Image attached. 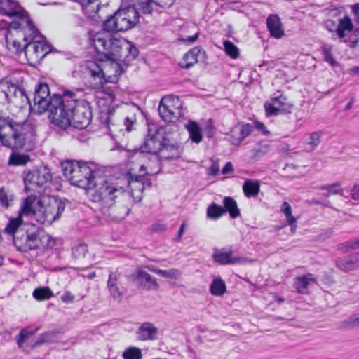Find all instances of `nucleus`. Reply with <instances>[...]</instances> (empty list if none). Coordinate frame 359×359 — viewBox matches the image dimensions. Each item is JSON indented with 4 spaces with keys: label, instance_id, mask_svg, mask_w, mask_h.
I'll return each mask as SVG.
<instances>
[{
    "label": "nucleus",
    "instance_id": "obj_55",
    "mask_svg": "<svg viewBox=\"0 0 359 359\" xmlns=\"http://www.w3.org/2000/svg\"><path fill=\"white\" fill-rule=\"evenodd\" d=\"M159 276L166 278L177 279L180 276V272L176 269H171L169 270L161 269Z\"/></svg>",
    "mask_w": 359,
    "mask_h": 359
},
{
    "label": "nucleus",
    "instance_id": "obj_19",
    "mask_svg": "<svg viewBox=\"0 0 359 359\" xmlns=\"http://www.w3.org/2000/svg\"><path fill=\"white\" fill-rule=\"evenodd\" d=\"M205 54L201 48L196 46L184 55L179 65L182 68L188 69L197 63L199 59H203Z\"/></svg>",
    "mask_w": 359,
    "mask_h": 359
},
{
    "label": "nucleus",
    "instance_id": "obj_63",
    "mask_svg": "<svg viewBox=\"0 0 359 359\" xmlns=\"http://www.w3.org/2000/svg\"><path fill=\"white\" fill-rule=\"evenodd\" d=\"M351 196L353 199L357 200L359 198V186L355 185L351 191Z\"/></svg>",
    "mask_w": 359,
    "mask_h": 359
},
{
    "label": "nucleus",
    "instance_id": "obj_56",
    "mask_svg": "<svg viewBox=\"0 0 359 359\" xmlns=\"http://www.w3.org/2000/svg\"><path fill=\"white\" fill-rule=\"evenodd\" d=\"M167 226L165 224L156 222L151 225V230L154 233H161L166 230Z\"/></svg>",
    "mask_w": 359,
    "mask_h": 359
},
{
    "label": "nucleus",
    "instance_id": "obj_28",
    "mask_svg": "<svg viewBox=\"0 0 359 359\" xmlns=\"http://www.w3.org/2000/svg\"><path fill=\"white\" fill-rule=\"evenodd\" d=\"M353 29V24L348 16L340 18L335 29V32L339 39H343L346 32H351Z\"/></svg>",
    "mask_w": 359,
    "mask_h": 359
},
{
    "label": "nucleus",
    "instance_id": "obj_64",
    "mask_svg": "<svg viewBox=\"0 0 359 359\" xmlns=\"http://www.w3.org/2000/svg\"><path fill=\"white\" fill-rule=\"evenodd\" d=\"M325 27L331 32H334V30L335 31L337 27L334 21L332 20H328L325 22Z\"/></svg>",
    "mask_w": 359,
    "mask_h": 359
},
{
    "label": "nucleus",
    "instance_id": "obj_53",
    "mask_svg": "<svg viewBox=\"0 0 359 359\" xmlns=\"http://www.w3.org/2000/svg\"><path fill=\"white\" fill-rule=\"evenodd\" d=\"M267 116H275L283 112L282 109L275 107L273 103L266 102L264 105Z\"/></svg>",
    "mask_w": 359,
    "mask_h": 359
},
{
    "label": "nucleus",
    "instance_id": "obj_23",
    "mask_svg": "<svg viewBox=\"0 0 359 359\" xmlns=\"http://www.w3.org/2000/svg\"><path fill=\"white\" fill-rule=\"evenodd\" d=\"M336 266L341 271H349L359 267V252L352 253L347 257L336 259Z\"/></svg>",
    "mask_w": 359,
    "mask_h": 359
},
{
    "label": "nucleus",
    "instance_id": "obj_59",
    "mask_svg": "<svg viewBox=\"0 0 359 359\" xmlns=\"http://www.w3.org/2000/svg\"><path fill=\"white\" fill-rule=\"evenodd\" d=\"M8 102V95L0 87V106H4Z\"/></svg>",
    "mask_w": 359,
    "mask_h": 359
},
{
    "label": "nucleus",
    "instance_id": "obj_13",
    "mask_svg": "<svg viewBox=\"0 0 359 359\" xmlns=\"http://www.w3.org/2000/svg\"><path fill=\"white\" fill-rule=\"evenodd\" d=\"M0 13L15 20L8 25L9 29H22L25 27V20H30L28 13L19 4L13 0L0 1Z\"/></svg>",
    "mask_w": 359,
    "mask_h": 359
},
{
    "label": "nucleus",
    "instance_id": "obj_2",
    "mask_svg": "<svg viewBox=\"0 0 359 359\" xmlns=\"http://www.w3.org/2000/svg\"><path fill=\"white\" fill-rule=\"evenodd\" d=\"M33 135L32 128L27 118L19 121L0 114V142L11 149H29Z\"/></svg>",
    "mask_w": 359,
    "mask_h": 359
},
{
    "label": "nucleus",
    "instance_id": "obj_39",
    "mask_svg": "<svg viewBox=\"0 0 359 359\" xmlns=\"http://www.w3.org/2000/svg\"><path fill=\"white\" fill-rule=\"evenodd\" d=\"M224 48L226 54L233 59H236L239 57L240 51L238 47L229 40H225L223 42Z\"/></svg>",
    "mask_w": 359,
    "mask_h": 359
},
{
    "label": "nucleus",
    "instance_id": "obj_43",
    "mask_svg": "<svg viewBox=\"0 0 359 359\" xmlns=\"http://www.w3.org/2000/svg\"><path fill=\"white\" fill-rule=\"evenodd\" d=\"M269 151V147L266 144L259 143L250 151V156L254 159H257Z\"/></svg>",
    "mask_w": 359,
    "mask_h": 359
},
{
    "label": "nucleus",
    "instance_id": "obj_50",
    "mask_svg": "<svg viewBox=\"0 0 359 359\" xmlns=\"http://www.w3.org/2000/svg\"><path fill=\"white\" fill-rule=\"evenodd\" d=\"M341 327L346 329L359 327V313L353 314L346 320H344Z\"/></svg>",
    "mask_w": 359,
    "mask_h": 359
},
{
    "label": "nucleus",
    "instance_id": "obj_42",
    "mask_svg": "<svg viewBox=\"0 0 359 359\" xmlns=\"http://www.w3.org/2000/svg\"><path fill=\"white\" fill-rule=\"evenodd\" d=\"M39 330V327H36L34 330H29L28 328H24L22 329L20 332L17 335L16 340L17 344L19 347H21L23 344V343L29 339V337L34 334L38 330Z\"/></svg>",
    "mask_w": 359,
    "mask_h": 359
},
{
    "label": "nucleus",
    "instance_id": "obj_25",
    "mask_svg": "<svg viewBox=\"0 0 359 359\" xmlns=\"http://www.w3.org/2000/svg\"><path fill=\"white\" fill-rule=\"evenodd\" d=\"M107 288L110 295L114 299L120 300L123 295V290L119 284V277L114 272H111L107 280Z\"/></svg>",
    "mask_w": 359,
    "mask_h": 359
},
{
    "label": "nucleus",
    "instance_id": "obj_40",
    "mask_svg": "<svg viewBox=\"0 0 359 359\" xmlns=\"http://www.w3.org/2000/svg\"><path fill=\"white\" fill-rule=\"evenodd\" d=\"M337 248L343 253L359 248V237L339 244Z\"/></svg>",
    "mask_w": 359,
    "mask_h": 359
},
{
    "label": "nucleus",
    "instance_id": "obj_58",
    "mask_svg": "<svg viewBox=\"0 0 359 359\" xmlns=\"http://www.w3.org/2000/svg\"><path fill=\"white\" fill-rule=\"evenodd\" d=\"M356 36L355 39H351L348 41V46L350 48H355L359 53V29L357 30Z\"/></svg>",
    "mask_w": 359,
    "mask_h": 359
},
{
    "label": "nucleus",
    "instance_id": "obj_30",
    "mask_svg": "<svg viewBox=\"0 0 359 359\" xmlns=\"http://www.w3.org/2000/svg\"><path fill=\"white\" fill-rule=\"evenodd\" d=\"M15 199V196L12 190L6 187L0 188V205L2 208L8 209L13 205Z\"/></svg>",
    "mask_w": 359,
    "mask_h": 359
},
{
    "label": "nucleus",
    "instance_id": "obj_54",
    "mask_svg": "<svg viewBox=\"0 0 359 359\" xmlns=\"http://www.w3.org/2000/svg\"><path fill=\"white\" fill-rule=\"evenodd\" d=\"M154 4V1L153 0H142L140 2H138V9L144 14L151 13L153 11Z\"/></svg>",
    "mask_w": 359,
    "mask_h": 359
},
{
    "label": "nucleus",
    "instance_id": "obj_38",
    "mask_svg": "<svg viewBox=\"0 0 359 359\" xmlns=\"http://www.w3.org/2000/svg\"><path fill=\"white\" fill-rule=\"evenodd\" d=\"M33 297L39 301L46 300L53 296V293L49 287H39L34 290Z\"/></svg>",
    "mask_w": 359,
    "mask_h": 359
},
{
    "label": "nucleus",
    "instance_id": "obj_26",
    "mask_svg": "<svg viewBox=\"0 0 359 359\" xmlns=\"http://www.w3.org/2000/svg\"><path fill=\"white\" fill-rule=\"evenodd\" d=\"M316 283V279L311 273H307L295 278L294 287L299 294H306L309 293V287Z\"/></svg>",
    "mask_w": 359,
    "mask_h": 359
},
{
    "label": "nucleus",
    "instance_id": "obj_36",
    "mask_svg": "<svg viewBox=\"0 0 359 359\" xmlns=\"http://www.w3.org/2000/svg\"><path fill=\"white\" fill-rule=\"evenodd\" d=\"M30 157L27 154H12L8 160L10 165H25L30 161Z\"/></svg>",
    "mask_w": 359,
    "mask_h": 359
},
{
    "label": "nucleus",
    "instance_id": "obj_47",
    "mask_svg": "<svg viewBox=\"0 0 359 359\" xmlns=\"http://www.w3.org/2000/svg\"><path fill=\"white\" fill-rule=\"evenodd\" d=\"M56 333L54 331H48L41 334L35 342V346H39L44 343H50L55 341Z\"/></svg>",
    "mask_w": 359,
    "mask_h": 359
},
{
    "label": "nucleus",
    "instance_id": "obj_1",
    "mask_svg": "<svg viewBox=\"0 0 359 359\" xmlns=\"http://www.w3.org/2000/svg\"><path fill=\"white\" fill-rule=\"evenodd\" d=\"M83 90L82 88L67 90L64 91L65 100L57 111L60 122H52L61 129H66L69 126L79 129L86 128L92 119L90 102L80 99Z\"/></svg>",
    "mask_w": 359,
    "mask_h": 359
},
{
    "label": "nucleus",
    "instance_id": "obj_35",
    "mask_svg": "<svg viewBox=\"0 0 359 359\" xmlns=\"http://www.w3.org/2000/svg\"><path fill=\"white\" fill-rule=\"evenodd\" d=\"M187 128L189 133V137L196 143H199L202 140V133L199 126L194 121H189L187 125Z\"/></svg>",
    "mask_w": 359,
    "mask_h": 359
},
{
    "label": "nucleus",
    "instance_id": "obj_33",
    "mask_svg": "<svg viewBox=\"0 0 359 359\" xmlns=\"http://www.w3.org/2000/svg\"><path fill=\"white\" fill-rule=\"evenodd\" d=\"M224 215L225 210L217 203H213L207 208L206 216L209 219L217 220Z\"/></svg>",
    "mask_w": 359,
    "mask_h": 359
},
{
    "label": "nucleus",
    "instance_id": "obj_48",
    "mask_svg": "<svg viewBox=\"0 0 359 359\" xmlns=\"http://www.w3.org/2000/svg\"><path fill=\"white\" fill-rule=\"evenodd\" d=\"M131 109L133 112L130 114V116H127L124 118L123 126H125V129L126 131L130 132L133 130V126L136 121V116L135 113L133 112V111H137L139 109L135 106L133 105L131 107Z\"/></svg>",
    "mask_w": 359,
    "mask_h": 359
},
{
    "label": "nucleus",
    "instance_id": "obj_11",
    "mask_svg": "<svg viewBox=\"0 0 359 359\" xmlns=\"http://www.w3.org/2000/svg\"><path fill=\"white\" fill-rule=\"evenodd\" d=\"M139 13L134 6L118 10L103 22V29L108 32H125L135 27L139 22Z\"/></svg>",
    "mask_w": 359,
    "mask_h": 359
},
{
    "label": "nucleus",
    "instance_id": "obj_7",
    "mask_svg": "<svg viewBox=\"0 0 359 359\" xmlns=\"http://www.w3.org/2000/svg\"><path fill=\"white\" fill-rule=\"evenodd\" d=\"M142 153L156 154L161 151H171V156L166 158H173L180 156V146L169 142L165 137L164 130L157 128L155 125H149L148 135L144 144L140 147Z\"/></svg>",
    "mask_w": 359,
    "mask_h": 359
},
{
    "label": "nucleus",
    "instance_id": "obj_60",
    "mask_svg": "<svg viewBox=\"0 0 359 359\" xmlns=\"http://www.w3.org/2000/svg\"><path fill=\"white\" fill-rule=\"evenodd\" d=\"M185 230H186V223L184 222L181 224L180 229L178 231L177 235L176 238H175V241H180L181 240L183 234L185 232Z\"/></svg>",
    "mask_w": 359,
    "mask_h": 359
},
{
    "label": "nucleus",
    "instance_id": "obj_17",
    "mask_svg": "<svg viewBox=\"0 0 359 359\" xmlns=\"http://www.w3.org/2000/svg\"><path fill=\"white\" fill-rule=\"evenodd\" d=\"M0 87L8 95L9 102H17L16 100L20 99L22 104L24 103L30 104L29 99L25 94V90L20 89L17 85L13 84L11 82H6Z\"/></svg>",
    "mask_w": 359,
    "mask_h": 359
},
{
    "label": "nucleus",
    "instance_id": "obj_24",
    "mask_svg": "<svg viewBox=\"0 0 359 359\" xmlns=\"http://www.w3.org/2000/svg\"><path fill=\"white\" fill-rule=\"evenodd\" d=\"M267 28L272 37L280 39L284 34V29L280 18L276 14H271L266 19Z\"/></svg>",
    "mask_w": 359,
    "mask_h": 359
},
{
    "label": "nucleus",
    "instance_id": "obj_49",
    "mask_svg": "<svg viewBox=\"0 0 359 359\" xmlns=\"http://www.w3.org/2000/svg\"><path fill=\"white\" fill-rule=\"evenodd\" d=\"M323 133L321 131H315L310 134L307 144L313 150L316 148L320 143Z\"/></svg>",
    "mask_w": 359,
    "mask_h": 359
},
{
    "label": "nucleus",
    "instance_id": "obj_46",
    "mask_svg": "<svg viewBox=\"0 0 359 359\" xmlns=\"http://www.w3.org/2000/svg\"><path fill=\"white\" fill-rule=\"evenodd\" d=\"M340 186L339 183H334L330 185H324L321 186L320 189L321 190H326L327 192L323 194V196L325 197H328L330 195L333 194H343V190L339 188Z\"/></svg>",
    "mask_w": 359,
    "mask_h": 359
},
{
    "label": "nucleus",
    "instance_id": "obj_34",
    "mask_svg": "<svg viewBox=\"0 0 359 359\" xmlns=\"http://www.w3.org/2000/svg\"><path fill=\"white\" fill-rule=\"evenodd\" d=\"M210 292L214 296H222L226 291L225 282L220 278H215L210 287Z\"/></svg>",
    "mask_w": 359,
    "mask_h": 359
},
{
    "label": "nucleus",
    "instance_id": "obj_45",
    "mask_svg": "<svg viewBox=\"0 0 359 359\" xmlns=\"http://www.w3.org/2000/svg\"><path fill=\"white\" fill-rule=\"evenodd\" d=\"M124 359H142L141 349L135 346H130L123 353Z\"/></svg>",
    "mask_w": 359,
    "mask_h": 359
},
{
    "label": "nucleus",
    "instance_id": "obj_61",
    "mask_svg": "<svg viewBox=\"0 0 359 359\" xmlns=\"http://www.w3.org/2000/svg\"><path fill=\"white\" fill-rule=\"evenodd\" d=\"M255 127L257 130L262 131L263 134H268L269 132L266 130L264 123L259 121L255 122Z\"/></svg>",
    "mask_w": 359,
    "mask_h": 359
},
{
    "label": "nucleus",
    "instance_id": "obj_51",
    "mask_svg": "<svg viewBox=\"0 0 359 359\" xmlns=\"http://www.w3.org/2000/svg\"><path fill=\"white\" fill-rule=\"evenodd\" d=\"M280 210L285 215L287 223L297 219L292 215V207L288 202H283L280 206Z\"/></svg>",
    "mask_w": 359,
    "mask_h": 359
},
{
    "label": "nucleus",
    "instance_id": "obj_15",
    "mask_svg": "<svg viewBox=\"0 0 359 359\" xmlns=\"http://www.w3.org/2000/svg\"><path fill=\"white\" fill-rule=\"evenodd\" d=\"M104 72L101 67L95 62L88 64L86 70V85L92 88H101L106 82Z\"/></svg>",
    "mask_w": 359,
    "mask_h": 359
},
{
    "label": "nucleus",
    "instance_id": "obj_32",
    "mask_svg": "<svg viewBox=\"0 0 359 359\" xmlns=\"http://www.w3.org/2000/svg\"><path fill=\"white\" fill-rule=\"evenodd\" d=\"M260 190V184L258 181L247 180L243 185V191L248 198L256 196Z\"/></svg>",
    "mask_w": 359,
    "mask_h": 359
},
{
    "label": "nucleus",
    "instance_id": "obj_31",
    "mask_svg": "<svg viewBox=\"0 0 359 359\" xmlns=\"http://www.w3.org/2000/svg\"><path fill=\"white\" fill-rule=\"evenodd\" d=\"M224 210L225 214L229 212L231 217L235 219L240 216V210L238 208L236 201L231 196H225L223 199Z\"/></svg>",
    "mask_w": 359,
    "mask_h": 359
},
{
    "label": "nucleus",
    "instance_id": "obj_8",
    "mask_svg": "<svg viewBox=\"0 0 359 359\" xmlns=\"http://www.w3.org/2000/svg\"><path fill=\"white\" fill-rule=\"evenodd\" d=\"M23 40L25 53L35 60H41L51 51V46L46 43L31 20H25Z\"/></svg>",
    "mask_w": 359,
    "mask_h": 359
},
{
    "label": "nucleus",
    "instance_id": "obj_57",
    "mask_svg": "<svg viewBox=\"0 0 359 359\" xmlns=\"http://www.w3.org/2000/svg\"><path fill=\"white\" fill-rule=\"evenodd\" d=\"M74 296L69 291H66L61 296L62 302L66 304L72 303L74 301Z\"/></svg>",
    "mask_w": 359,
    "mask_h": 359
},
{
    "label": "nucleus",
    "instance_id": "obj_22",
    "mask_svg": "<svg viewBox=\"0 0 359 359\" xmlns=\"http://www.w3.org/2000/svg\"><path fill=\"white\" fill-rule=\"evenodd\" d=\"M213 260L221 265L236 264L241 263V259L233 257V251L225 249H216L212 255Z\"/></svg>",
    "mask_w": 359,
    "mask_h": 359
},
{
    "label": "nucleus",
    "instance_id": "obj_27",
    "mask_svg": "<svg viewBox=\"0 0 359 359\" xmlns=\"http://www.w3.org/2000/svg\"><path fill=\"white\" fill-rule=\"evenodd\" d=\"M109 209V210L107 213L102 214L115 220L124 219L129 214L130 210V208L128 206L119 203L116 204V202L114 205H111Z\"/></svg>",
    "mask_w": 359,
    "mask_h": 359
},
{
    "label": "nucleus",
    "instance_id": "obj_3",
    "mask_svg": "<svg viewBox=\"0 0 359 359\" xmlns=\"http://www.w3.org/2000/svg\"><path fill=\"white\" fill-rule=\"evenodd\" d=\"M65 208L61 200L50 198L45 205L37 196L30 195L21 205V213L34 217L39 223L50 224L60 218Z\"/></svg>",
    "mask_w": 359,
    "mask_h": 359
},
{
    "label": "nucleus",
    "instance_id": "obj_10",
    "mask_svg": "<svg viewBox=\"0 0 359 359\" xmlns=\"http://www.w3.org/2000/svg\"><path fill=\"white\" fill-rule=\"evenodd\" d=\"M13 244L18 251L28 252L32 250L49 248L53 247L55 241L52 237L43 231L34 232H18L13 236Z\"/></svg>",
    "mask_w": 359,
    "mask_h": 359
},
{
    "label": "nucleus",
    "instance_id": "obj_5",
    "mask_svg": "<svg viewBox=\"0 0 359 359\" xmlns=\"http://www.w3.org/2000/svg\"><path fill=\"white\" fill-rule=\"evenodd\" d=\"M94 187L95 190L91 194V201L94 208L102 213H107L109 208L114 205L117 198L126 200L129 197L121 186L116 185L107 180L97 178Z\"/></svg>",
    "mask_w": 359,
    "mask_h": 359
},
{
    "label": "nucleus",
    "instance_id": "obj_44",
    "mask_svg": "<svg viewBox=\"0 0 359 359\" xmlns=\"http://www.w3.org/2000/svg\"><path fill=\"white\" fill-rule=\"evenodd\" d=\"M88 252V247L85 243L75 245L72 249V255L74 259L83 258Z\"/></svg>",
    "mask_w": 359,
    "mask_h": 359
},
{
    "label": "nucleus",
    "instance_id": "obj_20",
    "mask_svg": "<svg viewBox=\"0 0 359 359\" xmlns=\"http://www.w3.org/2000/svg\"><path fill=\"white\" fill-rule=\"evenodd\" d=\"M158 328L151 323L145 322L137 330V339L140 341H153L158 339Z\"/></svg>",
    "mask_w": 359,
    "mask_h": 359
},
{
    "label": "nucleus",
    "instance_id": "obj_37",
    "mask_svg": "<svg viewBox=\"0 0 359 359\" xmlns=\"http://www.w3.org/2000/svg\"><path fill=\"white\" fill-rule=\"evenodd\" d=\"M273 104H276L283 111H286L292 107V104L288 101V98L283 94H280L271 98Z\"/></svg>",
    "mask_w": 359,
    "mask_h": 359
},
{
    "label": "nucleus",
    "instance_id": "obj_9",
    "mask_svg": "<svg viewBox=\"0 0 359 359\" xmlns=\"http://www.w3.org/2000/svg\"><path fill=\"white\" fill-rule=\"evenodd\" d=\"M125 39L113 37L111 34L97 33L94 36V46L98 53L113 62H123L126 54L123 50Z\"/></svg>",
    "mask_w": 359,
    "mask_h": 359
},
{
    "label": "nucleus",
    "instance_id": "obj_4",
    "mask_svg": "<svg viewBox=\"0 0 359 359\" xmlns=\"http://www.w3.org/2000/svg\"><path fill=\"white\" fill-rule=\"evenodd\" d=\"M61 166L63 175L72 185L90 189L96 184L97 172L94 163L66 161Z\"/></svg>",
    "mask_w": 359,
    "mask_h": 359
},
{
    "label": "nucleus",
    "instance_id": "obj_6",
    "mask_svg": "<svg viewBox=\"0 0 359 359\" xmlns=\"http://www.w3.org/2000/svg\"><path fill=\"white\" fill-rule=\"evenodd\" d=\"M65 100L64 94L62 96L55 94L50 96L49 87L46 83H39L36 86L34 93V107L33 110L36 113L41 114L46 111H49V118L52 122H60V117L57 111Z\"/></svg>",
    "mask_w": 359,
    "mask_h": 359
},
{
    "label": "nucleus",
    "instance_id": "obj_52",
    "mask_svg": "<svg viewBox=\"0 0 359 359\" xmlns=\"http://www.w3.org/2000/svg\"><path fill=\"white\" fill-rule=\"evenodd\" d=\"M323 53L324 55V60L325 62L329 63L332 67L337 66L338 62L334 58L332 53V49L330 46H324L323 47Z\"/></svg>",
    "mask_w": 359,
    "mask_h": 359
},
{
    "label": "nucleus",
    "instance_id": "obj_18",
    "mask_svg": "<svg viewBox=\"0 0 359 359\" xmlns=\"http://www.w3.org/2000/svg\"><path fill=\"white\" fill-rule=\"evenodd\" d=\"M254 130V127L248 123L241 124L235 126L231 132L229 141L231 144L238 146L249 136Z\"/></svg>",
    "mask_w": 359,
    "mask_h": 359
},
{
    "label": "nucleus",
    "instance_id": "obj_12",
    "mask_svg": "<svg viewBox=\"0 0 359 359\" xmlns=\"http://www.w3.org/2000/svg\"><path fill=\"white\" fill-rule=\"evenodd\" d=\"M52 180V174L47 166H39L24 171L23 181L25 191L41 194Z\"/></svg>",
    "mask_w": 359,
    "mask_h": 359
},
{
    "label": "nucleus",
    "instance_id": "obj_29",
    "mask_svg": "<svg viewBox=\"0 0 359 359\" xmlns=\"http://www.w3.org/2000/svg\"><path fill=\"white\" fill-rule=\"evenodd\" d=\"M22 216H27V215L21 213V208L19 210V213L17 217H13L9 219V222L6 225L4 232L9 235H17L18 232H22V231H18L19 227L21 226L22 223Z\"/></svg>",
    "mask_w": 359,
    "mask_h": 359
},
{
    "label": "nucleus",
    "instance_id": "obj_21",
    "mask_svg": "<svg viewBox=\"0 0 359 359\" xmlns=\"http://www.w3.org/2000/svg\"><path fill=\"white\" fill-rule=\"evenodd\" d=\"M133 276L135 280L139 281L140 285L144 290H157L159 287L156 278L144 271L137 269Z\"/></svg>",
    "mask_w": 359,
    "mask_h": 359
},
{
    "label": "nucleus",
    "instance_id": "obj_41",
    "mask_svg": "<svg viewBox=\"0 0 359 359\" xmlns=\"http://www.w3.org/2000/svg\"><path fill=\"white\" fill-rule=\"evenodd\" d=\"M124 54H126V60L130 61L135 59L138 55L137 48L132 45L128 41H125L124 47H123Z\"/></svg>",
    "mask_w": 359,
    "mask_h": 359
},
{
    "label": "nucleus",
    "instance_id": "obj_62",
    "mask_svg": "<svg viewBox=\"0 0 359 359\" xmlns=\"http://www.w3.org/2000/svg\"><path fill=\"white\" fill-rule=\"evenodd\" d=\"M233 172V167L231 162H227L222 170L223 174H228Z\"/></svg>",
    "mask_w": 359,
    "mask_h": 359
},
{
    "label": "nucleus",
    "instance_id": "obj_16",
    "mask_svg": "<svg viewBox=\"0 0 359 359\" xmlns=\"http://www.w3.org/2000/svg\"><path fill=\"white\" fill-rule=\"evenodd\" d=\"M126 178L130 189V194H128L136 201H140L142 199V193L146 187L145 178L142 176H133L130 173H128ZM126 199H128V198Z\"/></svg>",
    "mask_w": 359,
    "mask_h": 359
},
{
    "label": "nucleus",
    "instance_id": "obj_14",
    "mask_svg": "<svg viewBox=\"0 0 359 359\" xmlns=\"http://www.w3.org/2000/svg\"><path fill=\"white\" fill-rule=\"evenodd\" d=\"M182 102L177 96L168 95L161 99L158 113L165 121L172 122L182 116Z\"/></svg>",
    "mask_w": 359,
    "mask_h": 359
}]
</instances>
